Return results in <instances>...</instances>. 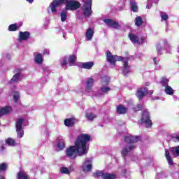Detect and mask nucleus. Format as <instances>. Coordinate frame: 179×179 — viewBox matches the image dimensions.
<instances>
[{"instance_id":"f257e3e1","label":"nucleus","mask_w":179,"mask_h":179,"mask_svg":"<svg viewBox=\"0 0 179 179\" xmlns=\"http://www.w3.org/2000/svg\"><path fill=\"white\" fill-rule=\"evenodd\" d=\"M92 136L87 134H81L77 138L75 145L69 147L66 150L67 157L71 159H76V154L78 156H85L87 155L89 148H87V142H90Z\"/></svg>"},{"instance_id":"f03ea898","label":"nucleus","mask_w":179,"mask_h":179,"mask_svg":"<svg viewBox=\"0 0 179 179\" xmlns=\"http://www.w3.org/2000/svg\"><path fill=\"white\" fill-rule=\"evenodd\" d=\"M65 4V10H78L82 6L80 2L76 0H53L50 5L52 13L57 14V8Z\"/></svg>"},{"instance_id":"7ed1b4c3","label":"nucleus","mask_w":179,"mask_h":179,"mask_svg":"<svg viewBox=\"0 0 179 179\" xmlns=\"http://www.w3.org/2000/svg\"><path fill=\"white\" fill-rule=\"evenodd\" d=\"M140 122L141 124H145V128H152L153 123L150 119V113L149 111L144 110L142 112Z\"/></svg>"},{"instance_id":"20e7f679","label":"nucleus","mask_w":179,"mask_h":179,"mask_svg":"<svg viewBox=\"0 0 179 179\" xmlns=\"http://www.w3.org/2000/svg\"><path fill=\"white\" fill-rule=\"evenodd\" d=\"M84 3L81 7L85 17H90L92 16V0H82Z\"/></svg>"},{"instance_id":"39448f33","label":"nucleus","mask_w":179,"mask_h":179,"mask_svg":"<svg viewBox=\"0 0 179 179\" xmlns=\"http://www.w3.org/2000/svg\"><path fill=\"white\" fill-rule=\"evenodd\" d=\"M106 59L111 65H115L117 61H124V57L118 55H113V53L108 50L106 52Z\"/></svg>"},{"instance_id":"423d86ee","label":"nucleus","mask_w":179,"mask_h":179,"mask_svg":"<svg viewBox=\"0 0 179 179\" xmlns=\"http://www.w3.org/2000/svg\"><path fill=\"white\" fill-rule=\"evenodd\" d=\"M124 141L126 142V143H136L137 142H139L141 141V136H125L124 137Z\"/></svg>"},{"instance_id":"0eeeda50","label":"nucleus","mask_w":179,"mask_h":179,"mask_svg":"<svg viewBox=\"0 0 179 179\" xmlns=\"http://www.w3.org/2000/svg\"><path fill=\"white\" fill-rule=\"evenodd\" d=\"M103 22L106 23V24H107V26L113 27V29H115V30H118V29H120V23H118L117 21H114L110 18H106L103 20Z\"/></svg>"},{"instance_id":"6e6552de","label":"nucleus","mask_w":179,"mask_h":179,"mask_svg":"<svg viewBox=\"0 0 179 179\" xmlns=\"http://www.w3.org/2000/svg\"><path fill=\"white\" fill-rule=\"evenodd\" d=\"M148 92V89L146 87H141L137 90L136 96L140 101L141 100L143 99V97H145V96H146Z\"/></svg>"},{"instance_id":"1a4fd4ad","label":"nucleus","mask_w":179,"mask_h":179,"mask_svg":"<svg viewBox=\"0 0 179 179\" xmlns=\"http://www.w3.org/2000/svg\"><path fill=\"white\" fill-rule=\"evenodd\" d=\"M92 161L85 160L82 165L83 171L85 173H89L92 171Z\"/></svg>"},{"instance_id":"9d476101","label":"nucleus","mask_w":179,"mask_h":179,"mask_svg":"<svg viewBox=\"0 0 179 179\" xmlns=\"http://www.w3.org/2000/svg\"><path fill=\"white\" fill-rule=\"evenodd\" d=\"M30 38V32L26 31H20L18 41H27V39Z\"/></svg>"},{"instance_id":"9b49d317","label":"nucleus","mask_w":179,"mask_h":179,"mask_svg":"<svg viewBox=\"0 0 179 179\" xmlns=\"http://www.w3.org/2000/svg\"><path fill=\"white\" fill-rule=\"evenodd\" d=\"M93 83H94V80L93 78H87L85 89V91L87 92V93H90V92H92V89H93Z\"/></svg>"},{"instance_id":"f8f14e48","label":"nucleus","mask_w":179,"mask_h":179,"mask_svg":"<svg viewBox=\"0 0 179 179\" xmlns=\"http://www.w3.org/2000/svg\"><path fill=\"white\" fill-rule=\"evenodd\" d=\"M76 122V119H75V117L66 118L64 120V125L69 128H72Z\"/></svg>"},{"instance_id":"ddd939ff","label":"nucleus","mask_w":179,"mask_h":179,"mask_svg":"<svg viewBox=\"0 0 179 179\" xmlns=\"http://www.w3.org/2000/svg\"><path fill=\"white\" fill-rule=\"evenodd\" d=\"M93 36H94V29L88 28L85 32V37L87 38V41H90V40L93 38Z\"/></svg>"},{"instance_id":"4468645a","label":"nucleus","mask_w":179,"mask_h":179,"mask_svg":"<svg viewBox=\"0 0 179 179\" xmlns=\"http://www.w3.org/2000/svg\"><path fill=\"white\" fill-rule=\"evenodd\" d=\"M129 38L133 44H138V45H141V41H139L138 36L134 34H129Z\"/></svg>"},{"instance_id":"2eb2a0df","label":"nucleus","mask_w":179,"mask_h":179,"mask_svg":"<svg viewBox=\"0 0 179 179\" xmlns=\"http://www.w3.org/2000/svg\"><path fill=\"white\" fill-rule=\"evenodd\" d=\"M83 69H92L94 66V62H87L80 63V66Z\"/></svg>"},{"instance_id":"dca6fc26","label":"nucleus","mask_w":179,"mask_h":179,"mask_svg":"<svg viewBox=\"0 0 179 179\" xmlns=\"http://www.w3.org/2000/svg\"><path fill=\"white\" fill-rule=\"evenodd\" d=\"M135 149V145H129V147H124L122 150V157H125V156L128 155V153L131 152V150H134Z\"/></svg>"},{"instance_id":"f3484780","label":"nucleus","mask_w":179,"mask_h":179,"mask_svg":"<svg viewBox=\"0 0 179 179\" xmlns=\"http://www.w3.org/2000/svg\"><path fill=\"white\" fill-rule=\"evenodd\" d=\"M10 111H12V107L10 106H6L0 108V117L3 115H7Z\"/></svg>"},{"instance_id":"a211bd4d","label":"nucleus","mask_w":179,"mask_h":179,"mask_svg":"<svg viewBox=\"0 0 179 179\" xmlns=\"http://www.w3.org/2000/svg\"><path fill=\"white\" fill-rule=\"evenodd\" d=\"M165 157L170 166H173V164H174V161L173 160V158L170 155L169 150H165Z\"/></svg>"},{"instance_id":"6ab92c4d","label":"nucleus","mask_w":179,"mask_h":179,"mask_svg":"<svg viewBox=\"0 0 179 179\" xmlns=\"http://www.w3.org/2000/svg\"><path fill=\"white\" fill-rule=\"evenodd\" d=\"M78 59V57H76V55H70L69 56V64L70 65V66H73V65H75V63L76 62V60Z\"/></svg>"},{"instance_id":"aec40b11","label":"nucleus","mask_w":179,"mask_h":179,"mask_svg":"<svg viewBox=\"0 0 179 179\" xmlns=\"http://www.w3.org/2000/svg\"><path fill=\"white\" fill-rule=\"evenodd\" d=\"M34 61L36 64L41 65V64H43V62L44 61V59H43V55H41V53H38L37 55L34 57Z\"/></svg>"},{"instance_id":"412c9836","label":"nucleus","mask_w":179,"mask_h":179,"mask_svg":"<svg viewBox=\"0 0 179 179\" xmlns=\"http://www.w3.org/2000/svg\"><path fill=\"white\" fill-rule=\"evenodd\" d=\"M17 179H30L24 171H20L17 175Z\"/></svg>"},{"instance_id":"4be33fe9","label":"nucleus","mask_w":179,"mask_h":179,"mask_svg":"<svg viewBox=\"0 0 179 179\" xmlns=\"http://www.w3.org/2000/svg\"><path fill=\"white\" fill-rule=\"evenodd\" d=\"M128 111V108L123 107L122 105H119L117 107V114H125Z\"/></svg>"},{"instance_id":"5701e85b","label":"nucleus","mask_w":179,"mask_h":179,"mask_svg":"<svg viewBox=\"0 0 179 179\" xmlns=\"http://www.w3.org/2000/svg\"><path fill=\"white\" fill-rule=\"evenodd\" d=\"M134 23L137 27H141L143 24V20H142V17L138 16L135 18Z\"/></svg>"},{"instance_id":"b1692460","label":"nucleus","mask_w":179,"mask_h":179,"mask_svg":"<svg viewBox=\"0 0 179 179\" xmlns=\"http://www.w3.org/2000/svg\"><path fill=\"white\" fill-rule=\"evenodd\" d=\"M101 84L103 86H107V85H108V83H110V77L107 76H104L103 77H101Z\"/></svg>"},{"instance_id":"393cba45","label":"nucleus","mask_w":179,"mask_h":179,"mask_svg":"<svg viewBox=\"0 0 179 179\" xmlns=\"http://www.w3.org/2000/svg\"><path fill=\"white\" fill-rule=\"evenodd\" d=\"M171 152L174 157H179V145L172 148Z\"/></svg>"},{"instance_id":"a878e982","label":"nucleus","mask_w":179,"mask_h":179,"mask_svg":"<svg viewBox=\"0 0 179 179\" xmlns=\"http://www.w3.org/2000/svg\"><path fill=\"white\" fill-rule=\"evenodd\" d=\"M165 93L169 94V96H173L174 94V90L170 85H168L165 87Z\"/></svg>"},{"instance_id":"bb28decb","label":"nucleus","mask_w":179,"mask_h":179,"mask_svg":"<svg viewBox=\"0 0 179 179\" xmlns=\"http://www.w3.org/2000/svg\"><path fill=\"white\" fill-rule=\"evenodd\" d=\"M130 3L131 5V10L132 12H138V5L136 4V2H135V0H130Z\"/></svg>"},{"instance_id":"cd10ccee","label":"nucleus","mask_w":179,"mask_h":179,"mask_svg":"<svg viewBox=\"0 0 179 179\" xmlns=\"http://www.w3.org/2000/svg\"><path fill=\"white\" fill-rule=\"evenodd\" d=\"M20 78V73L18 72L13 76L12 79L10 81V83H16V82H18Z\"/></svg>"},{"instance_id":"c85d7f7f","label":"nucleus","mask_w":179,"mask_h":179,"mask_svg":"<svg viewBox=\"0 0 179 179\" xmlns=\"http://www.w3.org/2000/svg\"><path fill=\"white\" fill-rule=\"evenodd\" d=\"M117 176L114 173H105L103 175V179H115Z\"/></svg>"},{"instance_id":"c756f323","label":"nucleus","mask_w":179,"mask_h":179,"mask_svg":"<svg viewBox=\"0 0 179 179\" xmlns=\"http://www.w3.org/2000/svg\"><path fill=\"white\" fill-rule=\"evenodd\" d=\"M60 17L62 22H66V18L68 17V13L66 10H62L60 14Z\"/></svg>"},{"instance_id":"7c9ffc66","label":"nucleus","mask_w":179,"mask_h":179,"mask_svg":"<svg viewBox=\"0 0 179 179\" xmlns=\"http://www.w3.org/2000/svg\"><path fill=\"white\" fill-rule=\"evenodd\" d=\"M23 122H24V120L22 118H20L17 120L16 123V129L19 131V129H22V125H23Z\"/></svg>"},{"instance_id":"2f4dec72","label":"nucleus","mask_w":179,"mask_h":179,"mask_svg":"<svg viewBox=\"0 0 179 179\" xmlns=\"http://www.w3.org/2000/svg\"><path fill=\"white\" fill-rule=\"evenodd\" d=\"M85 117L88 120V121H93V120H94V118H96V116L92 113H87L85 114Z\"/></svg>"},{"instance_id":"473e14b6","label":"nucleus","mask_w":179,"mask_h":179,"mask_svg":"<svg viewBox=\"0 0 179 179\" xmlns=\"http://www.w3.org/2000/svg\"><path fill=\"white\" fill-rule=\"evenodd\" d=\"M6 142L7 145H8V146H15V145H16V141H15L12 138H8L6 140Z\"/></svg>"},{"instance_id":"72a5a7b5","label":"nucleus","mask_w":179,"mask_h":179,"mask_svg":"<svg viewBox=\"0 0 179 179\" xmlns=\"http://www.w3.org/2000/svg\"><path fill=\"white\" fill-rule=\"evenodd\" d=\"M169 79L163 77L161 79L160 83L162 86H163L164 87H167V86H169Z\"/></svg>"},{"instance_id":"f704fd0d","label":"nucleus","mask_w":179,"mask_h":179,"mask_svg":"<svg viewBox=\"0 0 179 179\" xmlns=\"http://www.w3.org/2000/svg\"><path fill=\"white\" fill-rule=\"evenodd\" d=\"M9 31H17V24H11L8 26Z\"/></svg>"},{"instance_id":"c9c22d12","label":"nucleus","mask_w":179,"mask_h":179,"mask_svg":"<svg viewBox=\"0 0 179 179\" xmlns=\"http://www.w3.org/2000/svg\"><path fill=\"white\" fill-rule=\"evenodd\" d=\"M20 99V94H19V92H15L14 95H13L14 103H17V101H19Z\"/></svg>"},{"instance_id":"e433bc0d","label":"nucleus","mask_w":179,"mask_h":179,"mask_svg":"<svg viewBox=\"0 0 179 179\" xmlns=\"http://www.w3.org/2000/svg\"><path fill=\"white\" fill-rule=\"evenodd\" d=\"M57 148L59 150H62L63 149L65 148V141H60L58 143H57Z\"/></svg>"},{"instance_id":"4c0bfd02","label":"nucleus","mask_w":179,"mask_h":179,"mask_svg":"<svg viewBox=\"0 0 179 179\" xmlns=\"http://www.w3.org/2000/svg\"><path fill=\"white\" fill-rule=\"evenodd\" d=\"M8 170V164L6 163L0 164V171H6Z\"/></svg>"},{"instance_id":"58836bf2","label":"nucleus","mask_w":179,"mask_h":179,"mask_svg":"<svg viewBox=\"0 0 179 179\" xmlns=\"http://www.w3.org/2000/svg\"><path fill=\"white\" fill-rule=\"evenodd\" d=\"M160 16H161L162 20H164V21L169 20V15L165 12L162 11L160 13Z\"/></svg>"},{"instance_id":"ea45409f","label":"nucleus","mask_w":179,"mask_h":179,"mask_svg":"<svg viewBox=\"0 0 179 179\" xmlns=\"http://www.w3.org/2000/svg\"><path fill=\"white\" fill-rule=\"evenodd\" d=\"M104 174L105 173H103L101 171H97L95 173L94 176L95 177H101L102 179L104 178Z\"/></svg>"},{"instance_id":"a19ab883","label":"nucleus","mask_w":179,"mask_h":179,"mask_svg":"<svg viewBox=\"0 0 179 179\" xmlns=\"http://www.w3.org/2000/svg\"><path fill=\"white\" fill-rule=\"evenodd\" d=\"M60 171L62 174H69L71 173V171L66 167H62Z\"/></svg>"},{"instance_id":"79ce46f5","label":"nucleus","mask_w":179,"mask_h":179,"mask_svg":"<svg viewBox=\"0 0 179 179\" xmlns=\"http://www.w3.org/2000/svg\"><path fill=\"white\" fill-rule=\"evenodd\" d=\"M16 132H17V136L19 138H23V136L24 135V131L23 130H22V129H19V130L17 129H16Z\"/></svg>"},{"instance_id":"37998d69","label":"nucleus","mask_w":179,"mask_h":179,"mask_svg":"<svg viewBox=\"0 0 179 179\" xmlns=\"http://www.w3.org/2000/svg\"><path fill=\"white\" fill-rule=\"evenodd\" d=\"M100 90L103 93V94H104V93H107V92H110V90H111V88L108 87H101Z\"/></svg>"},{"instance_id":"c03bdc74","label":"nucleus","mask_w":179,"mask_h":179,"mask_svg":"<svg viewBox=\"0 0 179 179\" xmlns=\"http://www.w3.org/2000/svg\"><path fill=\"white\" fill-rule=\"evenodd\" d=\"M129 73V69H124V70L122 71V75L123 76H127V75H128Z\"/></svg>"},{"instance_id":"a18cd8bd","label":"nucleus","mask_w":179,"mask_h":179,"mask_svg":"<svg viewBox=\"0 0 179 179\" xmlns=\"http://www.w3.org/2000/svg\"><path fill=\"white\" fill-rule=\"evenodd\" d=\"M124 69H129V65L128 64V60L124 61V64L123 66Z\"/></svg>"},{"instance_id":"49530a36","label":"nucleus","mask_w":179,"mask_h":179,"mask_svg":"<svg viewBox=\"0 0 179 179\" xmlns=\"http://www.w3.org/2000/svg\"><path fill=\"white\" fill-rule=\"evenodd\" d=\"M156 49H157V51L158 54H159V53H160V51H162V45H157L156 46Z\"/></svg>"},{"instance_id":"de8ad7c7","label":"nucleus","mask_w":179,"mask_h":179,"mask_svg":"<svg viewBox=\"0 0 179 179\" xmlns=\"http://www.w3.org/2000/svg\"><path fill=\"white\" fill-rule=\"evenodd\" d=\"M137 108H138V109H136V108H134L135 111H141V110H142V105L138 104V105H137Z\"/></svg>"},{"instance_id":"09e8293b","label":"nucleus","mask_w":179,"mask_h":179,"mask_svg":"<svg viewBox=\"0 0 179 179\" xmlns=\"http://www.w3.org/2000/svg\"><path fill=\"white\" fill-rule=\"evenodd\" d=\"M67 64H68V63L66 62V60H63V61L61 62V65H62V66H63V67L66 66Z\"/></svg>"},{"instance_id":"8fccbe9b","label":"nucleus","mask_w":179,"mask_h":179,"mask_svg":"<svg viewBox=\"0 0 179 179\" xmlns=\"http://www.w3.org/2000/svg\"><path fill=\"white\" fill-rule=\"evenodd\" d=\"M145 43V37H141L140 41V45H142Z\"/></svg>"},{"instance_id":"3c124183","label":"nucleus","mask_w":179,"mask_h":179,"mask_svg":"<svg viewBox=\"0 0 179 179\" xmlns=\"http://www.w3.org/2000/svg\"><path fill=\"white\" fill-rule=\"evenodd\" d=\"M4 150H5V145H1L0 146V152H3Z\"/></svg>"},{"instance_id":"603ef678","label":"nucleus","mask_w":179,"mask_h":179,"mask_svg":"<svg viewBox=\"0 0 179 179\" xmlns=\"http://www.w3.org/2000/svg\"><path fill=\"white\" fill-rule=\"evenodd\" d=\"M153 62H154V64H155V65H157V58L154 57Z\"/></svg>"},{"instance_id":"864d4df0","label":"nucleus","mask_w":179,"mask_h":179,"mask_svg":"<svg viewBox=\"0 0 179 179\" xmlns=\"http://www.w3.org/2000/svg\"><path fill=\"white\" fill-rule=\"evenodd\" d=\"M147 94H150V96H152V94H153V91H148Z\"/></svg>"},{"instance_id":"5fc2aeb1","label":"nucleus","mask_w":179,"mask_h":179,"mask_svg":"<svg viewBox=\"0 0 179 179\" xmlns=\"http://www.w3.org/2000/svg\"><path fill=\"white\" fill-rule=\"evenodd\" d=\"M27 1L29 3H33V2H34V0H27Z\"/></svg>"},{"instance_id":"6e6d98bb","label":"nucleus","mask_w":179,"mask_h":179,"mask_svg":"<svg viewBox=\"0 0 179 179\" xmlns=\"http://www.w3.org/2000/svg\"><path fill=\"white\" fill-rule=\"evenodd\" d=\"M145 86H150V83L147 82V83H145Z\"/></svg>"},{"instance_id":"4d7b16f0","label":"nucleus","mask_w":179,"mask_h":179,"mask_svg":"<svg viewBox=\"0 0 179 179\" xmlns=\"http://www.w3.org/2000/svg\"><path fill=\"white\" fill-rule=\"evenodd\" d=\"M175 139H176V141H179V136H176L175 137Z\"/></svg>"},{"instance_id":"13d9d810","label":"nucleus","mask_w":179,"mask_h":179,"mask_svg":"<svg viewBox=\"0 0 179 179\" xmlns=\"http://www.w3.org/2000/svg\"><path fill=\"white\" fill-rule=\"evenodd\" d=\"M0 179H5V176L0 175Z\"/></svg>"},{"instance_id":"bf43d9fd","label":"nucleus","mask_w":179,"mask_h":179,"mask_svg":"<svg viewBox=\"0 0 179 179\" xmlns=\"http://www.w3.org/2000/svg\"><path fill=\"white\" fill-rule=\"evenodd\" d=\"M47 54H50V51H48V52H47Z\"/></svg>"},{"instance_id":"052dcab7","label":"nucleus","mask_w":179,"mask_h":179,"mask_svg":"<svg viewBox=\"0 0 179 179\" xmlns=\"http://www.w3.org/2000/svg\"><path fill=\"white\" fill-rule=\"evenodd\" d=\"M0 127H1V123H0Z\"/></svg>"}]
</instances>
